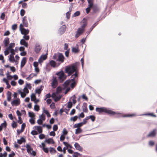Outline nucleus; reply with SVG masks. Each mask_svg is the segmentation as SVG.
<instances>
[{"label":"nucleus","instance_id":"obj_1","mask_svg":"<svg viewBox=\"0 0 157 157\" xmlns=\"http://www.w3.org/2000/svg\"><path fill=\"white\" fill-rule=\"evenodd\" d=\"M65 71L66 73H67V76H69L71 75L74 72H75V74L71 76V77L73 78L71 79V81L73 82L71 83L70 85L71 88L73 89L76 85L75 82V78L78 76V72L77 70V67L76 65H69L65 67Z\"/></svg>","mask_w":157,"mask_h":157},{"label":"nucleus","instance_id":"obj_2","mask_svg":"<svg viewBox=\"0 0 157 157\" xmlns=\"http://www.w3.org/2000/svg\"><path fill=\"white\" fill-rule=\"evenodd\" d=\"M96 110L100 113H105L111 115H117L119 114L105 107H97L96 108Z\"/></svg>","mask_w":157,"mask_h":157},{"label":"nucleus","instance_id":"obj_3","mask_svg":"<svg viewBox=\"0 0 157 157\" xmlns=\"http://www.w3.org/2000/svg\"><path fill=\"white\" fill-rule=\"evenodd\" d=\"M56 74L58 76V79L60 82H62L67 77L62 71L57 72Z\"/></svg>","mask_w":157,"mask_h":157},{"label":"nucleus","instance_id":"obj_4","mask_svg":"<svg viewBox=\"0 0 157 157\" xmlns=\"http://www.w3.org/2000/svg\"><path fill=\"white\" fill-rule=\"evenodd\" d=\"M45 143L49 144V139H46L44 141V143H42V148L44 151L46 153H48V150L47 148L45 147Z\"/></svg>","mask_w":157,"mask_h":157},{"label":"nucleus","instance_id":"obj_5","mask_svg":"<svg viewBox=\"0 0 157 157\" xmlns=\"http://www.w3.org/2000/svg\"><path fill=\"white\" fill-rule=\"evenodd\" d=\"M84 30L80 28H78L75 35V37L76 38L78 37L84 32Z\"/></svg>","mask_w":157,"mask_h":157},{"label":"nucleus","instance_id":"obj_6","mask_svg":"<svg viewBox=\"0 0 157 157\" xmlns=\"http://www.w3.org/2000/svg\"><path fill=\"white\" fill-rule=\"evenodd\" d=\"M58 58L56 60L57 61H59L61 63L63 62L64 61V57L63 55L61 53H59L58 56Z\"/></svg>","mask_w":157,"mask_h":157},{"label":"nucleus","instance_id":"obj_7","mask_svg":"<svg viewBox=\"0 0 157 157\" xmlns=\"http://www.w3.org/2000/svg\"><path fill=\"white\" fill-rule=\"evenodd\" d=\"M20 99H17L14 100L11 102V104L12 106H17L20 104Z\"/></svg>","mask_w":157,"mask_h":157},{"label":"nucleus","instance_id":"obj_8","mask_svg":"<svg viewBox=\"0 0 157 157\" xmlns=\"http://www.w3.org/2000/svg\"><path fill=\"white\" fill-rule=\"evenodd\" d=\"M66 29V26L63 25L59 29V31L60 34H62L64 33Z\"/></svg>","mask_w":157,"mask_h":157},{"label":"nucleus","instance_id":"obj_9","mask_svg":"<svg viewBox=\"0 0 157 157\" xmlns=\"http://www.w3.org/2000/svg\"><path fill=\"white\" fill-rule=\"evenodd\" d=\"M58 85V82L56 79L55 78L53 79L51 83V86L53 88H56Z\"/></svg>","mask_w":157,"mask_h":157},{"label":"nucleus","instance_id":"obj_10","mask_svg":"<svg viewBox=\"0 0 157 157\" xmlns=\"http://www.w3.org/2000/svg\"><path fill=\"white\" fill-rule=\"evenodd\" d=\"M41 48V47L40 44H36L35 48V51L36 53H38L40 51Z\"/></svg>","mask_w":157,"mask_h":157},{"label":"nucleus","instance_id":"obj_11","mask_svg":"<svg viewBox=\"0 0 157 157\" xmlns=\"http://www.w3.org/2000/svg\"><path fill=\"white\" fill-rule=\"evenodd\" d=\"M60 63H58V64L57 65L56 63L53 60H51L50 62V65L51 67H58L60 65Z\"/></svg>","mask_w":157,"mask_h":157},{"label":"nucleus","instance_id":"obj_12","mask_svg":"<svg viewBox=\"0 0 157 157\" xmlns=\"http://www.w3.org/2000/svg\"><path fill=\"white\" fill-rule=\"evenodd\" d=\"M29 85V89H31V86H30V84H29L28 83H26V86L23 89V91L24 93L26 94H28L29 92V90L27 88L28 86Z\"/></svg>","mask_w":157,"mask_h":157},{"label":"nucleus","instance_id":"obj_13","mask_svg":"<svg viewBox=\"0 0 157 157\" xmlns=\"http://www.w3.org/2000/svg\"><path fill=\"white\" fill-rule=\"evenodd\" d=\"M22 23L24 26L27 27L28 26V23L26 16L24 17L23 18Z\"/></svg>","mask_w":157,"mask_h":157},{"label":"nucleus","instance_id":"obj_14","mask_svg":"<svg viewBox=\"0 0 157 157\" xmlns=\"http://www.w3.org/2000/svg\"><path fill=\"white\" fill-rule=\"evenodd\" d=\"M21 34L24 35H26L29 33V30L28 29H25L24 28H23L21 30Z\"/></svg>","mask_w":157,"mask_h":157},{"label":"nucleus","instance_id":"obj_15","mask_svg":"<svg viewBox=\"0 0 157 157\" xmlns=\"http://www.w3.org/2000/svg\"><path fill=\"white\" fill-rule=\"evenodd\" d=\"M47 57V56L46 54L42 55L40 58L38 59V62L40 63L42 62L43 60H45Z\"/></svg>","mask_w":157,"mask_h":157},{"label":"nucleus","instance_id":"obj_16","mask_svg":"<svg viewBox=\"0 0 157 157\" xmlns=\"http://www.w3.org/2000/svg\"><path fill=\"white\" fill-rule=\"evenodd\" d=\"M74 146L76 149L81 151H82V148L81 147L79 144L78 143H76L74 144Z\"/></svg>","mask_w":157,"mask_h":157},{"label":"nucleus","instance_id":"obj_17","mask_svg":"<svg viewBox=\"0 0 157 157\" xmlns=\"http://www.w3.org/2000/svg\"><path fill=\"white\" fill-rule=\"evenodd\" d=\"M156 134V130H154L147 135V137H154L155 135Z\"/></svg>","mask_w":157,"mask_h":157},{"label":"nucleus","instance_id":"obj_18","mask_svg":"<svg viewBox=\"0 0 157 157\" xmlns=\"http://www.w3.org/2000/svg\"><path fill=\"white\" fill-rule=\"evenodd\" d=\"M26 147L27 148V151L28 153H31V151L33 150V149L29 144H26Z\"/></svg>","mask_w":157,"mask_h":157},{"label":"nucleus","instance_id":"obj_19","mask_svg":"<svg viewBox=\"0 0 157 157\" xmlns=\"http://www.w3.org/2000/svg\"><path fill=\"white\" fill-rule=\"evenodd\" d=\"M26 62V57H24L23 58L22 60L21 61V68H22L24 66Z\"/></svg>","mask_w":157,"mask_h":157},{"label":"nucleus","instance_id":"obj_20","mask_svg":"<svg viewBox=\"0 0 157 157\" xmlns=\"http://www.w3.org/2000/svg\"><path fill=\"white\" fill-rule=\"evenodd\" d=\"M20 44H21L22 45H23L25 46V47H27L28 46V43L25 42L24 39H21L20 42Z\"/></svg>","mask_w":157,"mask_h":157},{"label":"nucleus","instance_id":"obj_21","mask_svg":"<svg viewBox=\"0 0 157 157\" xmlns=\"http://www.w3.org/2000/svg\"><path fill=\"white\" fill-rule=\"evenodd\" d=\"M71 82V80H67L63 83V86L64 87H67Z\"/></svg>","mask_w":157,"mask_h":157},{"label":"nucleus","instance_id":"obj_22","mask_svg":"<svg viewBox=\"0 0 157 157\" xmlns=\"http://www.w3.org/2000/svg\"><path fill=\"white\" fill-rule=\"evenodd\" d=\"M26 141L25 140L23 137H21L20 139L18 140H17V143L20 144H21L23 142H25Z\"/></svg>","mask_w":157,"mask_h":157},{"label":"nucleus","instance_id":"obj_23","mask_svg":"<svg viewBox=\"0 0 157 157\" xmlns=\"http://www.w3.org/2000/svg\"><path fill=\"white\" fill-rule=\"evenodd\" d=\"M3 42L5 46H7L9 43V38L8 37L6 38L4 40Z\"/></svg>","mask_w":157,"mask_h":157},{"label":"nucleus","instance_id":"obj_24","mask_svg":"<svg viewBox=\"0 0 157 157\" xmlns=\"http://www.w3.org/2000/svg\"><path fill=\"white\" fill-rule=\"evenodd\" d=\"M11 93L10 91H8L7 93V100L10 101L11 100Z\"/></svg>","mask_w":157,"mask_h":157},{"label":"nucleus","instance_id":"obj_25","mask_svg":"<svg viewBox=\"0 0 157 157\" xmlns=\"http://www.w3.org/2000/svg\"><path fill=\"white\" fill-rule=\"evenodd\" d=\"M43 86H40V88H38L35 91L36 93L38 94H40L41 93V91L43 89Z\"/></svg>","mask_w":157,"mask_h":157},{"label":"nucleus","instance_id":"obj_26","mask_svg":"<svg viewBox=\"0 0 157 157\" xmlns=\"http://www.w3.org/2000/svg\"><path fill=\"white\" fill-rule=\"evenodd\" d=\"M83 125L82 122H81L79 123L75 124L74 125L73 127L75 128H80V127L82 126Z\"/></svg>","mask_w":157,"mask_h":157},{"label":"nucleus","instance_id":"obj_27","mask_svg":"<svg viewBox=\"0 0 157 157\" xmlns=\"http://www.w3.org/2000/svg\"><path fill=\"white\" fill-rule=\"evenodd\" d=\"M36 129L37 131L39 133H42V128L40 126H35Z\"/></svg>","mask_w":157,"mask_h":157},{"label":"nucleus","instance_id":"obj_28","mask_svg":"<svg viewBox=\"0 0 157 157\" xmlns=\"http://www.w3.org/2000/svg\"><path fill=\"white\" fill-rule=\"evenodd\" d=\"M72 52H73L75 53H78L79 51V50L78 49V47H73L72 48Z\"/></svg>","mask_w":157,"mask_h":157},{"label":"nucleus","instance_id":"obj_29","mask_svg":"<svg viewBox=\"0 0 157 157\" xmlns=\"http://www.w3.org/2000/svg\"><path fill=\"white\" fill-rule=\"evenodd\" d=\"M47 99L46 100V102L48 105L49 104V93L47 94L45 96V98L44 99V100H45Z\"/></svg>","mask_w":157,"mask_h":157},{"label":"nucleus","instance_id":"obj_30","mask_svg":"<svg viewBox=\"0 0 157 157\" xmlns=\"http://www.w3.org/2000/svg\"><path fill=\"white\" fill-rule=\"evenodd\" d=\"M63 143L66 146V147H65L66 148H67V149L68 147H69L70 148H72V146L70 144H69L67 143V142H63Z\"/></svg>","mask_w":157,"mask_h":157},{"label":"nucleus","instance_id":"obj_31","mask_svg":"<svg viewBox=\"0 0 157 157\" xmlns=\"http://www.w3.org/2000/svg\"><path fill=\"white\" fill-rule=\"evenodd\" d=\"M82 130L81 128H77L75 130V134H78L82 132Z\"/></svg>","mask_w":157,"mask_h":157},{"label":"nucleus","instance_id":"obj_32","mask_svg":"<svg viewBox=\"0 0 157 157\" xmlns=\"http://www.w3.org/2000/svg\"><path fill=\"white\" fill-rule=\"evenodd\" d=\"M10 57L9 59L10 61L12 62H15V60L13 56L10 55Z\"/></svg>","mask_w":157,"mask_h":157},{"label":"nucleus","instance_id":"obj_33","mask_svg":"<svg viewBox=\"0 0 157 157\" xmlns=\"http://www.w3.org/2000/svg\"><path fill=\"white\" fill-rule=\"evenodd\" d=\"M89 119V118L88 117H86L83 120V121L82 122V124L83 125L86 124L87 122V120Z\"/></svg>","mask_w":157,"mask_h":157},{"label":"nucleus","instance_id":"obj_34","mask_svg":"<svg viewBox=\"0 0 157 157\" xmlns=\"http://www.w3.org/2000/svg\"><path fill=\"white\" fill-rule=\"evenodd\" d=\"M81 155L78 152H75L74 153L73 156V157H78V155L81 156Z\"/></svg>","mask_w":157,"mask_h":157},{"label":"nucleus","instance_id":"obj_35","mask_svg":"<svg viewBox=\"0 0 157 157\" xmlns=\"http://www.w3.org/2000/svg\"><path fill=\"white\" fill-rule=\"evenodd\" d=\"M19 93L21 94V96L22 98H24L26 95L25 93L22 92L21 90L19 91Z\"/></svg>","mask_w":157,"mask_h":157},{"label":"nucleus","instance_id":"obj_36","mask_svg":"<svg viewBox=\"0 0 157 157\" xmlns=\"http://www.w3.org/2000/svg\"><path fill=\"white\" fill-rule=\"evenodd\" d=\"M36 97L34 94H32L31 96V101H34L36 99Z\"/></svg>","mask_w":157,"mask_h":157},{"label":"nucleus","instance_id":"obj_37","mask_svg":"<svg viewBox=\"0 0 157 157\" xmlns=\"http://www.w3.org/2000/svg\"><path fill=\"white\" fill-rule=\"evenodd\" d=\"M83 111L85 113H87L88 112V109L86 106H84L82 107Z\"/></svg>","mask_w":157,"mask_h":157},{"label":"nucleus","instance_id":"obj_38","mask_svg":"<svg viewBox=\"0 0 157 157\" xmlns=\"http://www.w3.org/2000/svg\"><path fill=\"white\" fill-rule=\"evenodd\" d=\"M78 118V117L76 116H74L73 117H71V119L70 120L71 121H76Z\"/></svg>","mask_w":157,"mask_h":157},{"label":"nucleus","instance_id":"obj_39","mask_svg":"<svg viewBox=\"0 0 157 157\" xmlns=\"http://www.w3.org/2000/svg\"><path fill=\"white\" fill-rule=\"evenodd\" d=\"M89 119H90L93 122L95 121V117L93 115H90L88 117Z\"/></svg>","mask_w":157,"mask_h":157},{"label":"nucleus","instance_id":"obj_40","mask_svg":"<svg viewBox=\"0 0 157 157\" xmlns=\"http://www.w3.org/2000/svg\"><path fill=\"white\" fill-rule=\"evenodd\" d=\"M56 150L53 148L50 147V152L51 153H55L56 152Z\"/></svg>","mask_w":157,"mask_h":157},{"label":"nucleus","instance_id":"obj_41","mask_svg":"<svg viewBox=\"0 0 157 157\" xmlns=\"http://www.w3.org/2000/svg\"><path fill=\"white\" fill-rule=\"evenodd\" d=\"M50 107L52 109H54L55 108V104L54 102L52 103L50 105Z\"/></svg>","mask_w":157,"mask_h":157},{"label":"nucleus","instance_id":"obj_42","mask_svg":"<svg viewBox=\"0 0 157 157\" xmlns=\"http://www.w3.org/2000/svg\"><path fill=\"white\" fill-rule=\"evenodd\" d=\"M72 100L73 103L74 104H75L76 102V97L75 95H74L72 96Z\"/></svg>","mask_w":157,"mask_h":157},{"label":"nucleus","instance_id":"obj_43","mask_svg":"<svg viewBox=\"0 0 157 157\" xmlns=\"http://www.w3.org/2000/svg\"><path fill=\"white\" fill-rule=\"evenodd\" d=\"M40 119L43 121H44L45 119V115L42 114L40 116Z\"/></svg>","mask_w":157,"mask_h":157},{"label":"nucleus","instance_id":"obj_44","mask_svg":"<svg viewBox=\"0 0 157 157\" xmlns=\"http://www.w3.org/2000/svg\"><path fill=\"white\" fill-rule=\"evenodd\" d=\"M29 39V36L28 35H24L23 36V39L25 40H28Z\"/></svg>","mask_w":157,"mask_h":157},{"label":"nucleus","instance_id":"obj_45","mask_svg":"<svg viewBox=\"0 0 157 157\" xmlns=\"http://www.w3.org/2000/svg\"><path fill=\"white\" fill-rule=\"evenodd\" d=\"M29 121L31 124H34L35 123L34 119L33 118L29 120Z\"/></svg>","mask_w":157,"mask_h":157},{"label":"nucleus","instance_id":"obj_46","mask_svg":"<svg viewBox=\"0 0 157 157\" xmlns=\"http://www.w3.org/2000/svg\"><path fill=\"white\" fill-rule=\"evenodd\" d=\"M58 128V127L57 125L54 124L53 127V129L54 131H56Z\"/></svg>","mask_w":157,"mask_h":157},{"label":"nucleus","instance_id":"obj_47","mask_svg":"<svg viewBox=\"0 0 157 157\" xmlns=\"http://www.w3.org/2000/svg\"><path fill=\"white\" fill-rule=\"evenodd\" d=\"M0 125L2 126V128H6L7 126V124L6 121H5L4 122L2 123Z\"/></svg>","mask_w":157,"mask_h":157},{"label":"nucleus","instance_id":"obj_48","mask_svg":"<svg viewBox=\"0 0 157 157\" xmlns=\"http://www.w3.org/2000/svg\"><path fill=\"white\" fill-rule=\"evenodd\" d=\"M43 113L46 114L48 117H49V112L48 110H47L44 109H43Z\"/></svg>","mask_w":157,"mask_h":157},{"label":"nucleus","instance_id":"obj_49","mask_svg":"<svg viewBox=\"0 0 157 157\" xmlns=\"http://www.w3.org/2000/svg\"><path fill=\"white\" fill-rule=\"evenodd\" d=\"M25 11L23 9H21L20 11V14L22 16H23L25 13Z\"/></svg>","mask_w":157,"mask_h":157},{"label":"nucleus","instance_id":"obj_50","mask_svg":"<svg viewBox=\"0 0 157 157\" xmlns=\"http://www.w3.org/2000/svg\"><path fill=\"white\" fill-rule=\"evenodd\" d=\"M72 106V103L71 101H69L68 103L67 107L69 108H71Z\"/></svg>","mask_w":157,"mask_h":157},{"label":"nucleus","instance_id":"obj_51","mask_svg":"<svg viewBox=\"0 0 157 157\" xmlns=\"http://www.w3.org/2000/svg\"><path fill=\"white\" fill-rule=\"evenodd\" d=\"M81 23L82 24H87V21L86 19L84 18L83 20L81 22Z\"/></svg>","mask_w":157,"mask_h":157},{"label":"nucleus","instance_id":"obj_52","mask_svg":"<svg viewBox=\"0 0 157 157\" xmlns=\"http://www.w3.org/2000/svg\"><path fill=\"white\" fill-rule=\"evenodd\" d=\"M70 50V49H68V50H67V51L65 52V55L67 57H68L69 56Z\"/></svg>","mask_w":157,"mask_h":157},{"label":"nucleus","instance_id":"obj_53","mask_svg":"<svg viewBox=\"0 0 157 157\" xmlns=\"http://www.w3.org/2000/svg\"><path fill=\"white\" fill-rule=\"evenodd\" d=\"M15 153L13 151L11 152V153L9 155V157H13L15 155Z\"/></svg>","mask_w":157,"mask_h":157},{"label":"nucleus","instance_id":"obj_54","mask_svg":"<svg viewBox=\"0 0 157 157\" xmlns=\"http://www.w3.org/2000/svg\"><path fill=\"white\" fill-rule=\"evenodd\" d=\"M16 113L17 115L18 116V117H21L22 115V113L20 112L18 110H17L16 111Z\"/></svg>","mask_w":157,"mask_h":157},{"label":"nucleus","instance_id":"obj_55","mask_svg":"<svg viewBox=\"0 0 157 157\" xmlns=\"http://www.w3.org/2000/svg\"><path fill=\"white\" fill-rule=\"evenodd\" d=\"M62 91L61 88L60 86H58L56 89V91L57 93H60Z\"/></svg>","mask_w":157,"mask_h":157},{"label":"nucleus","instance_id":"obj_56","mask_svg":"<svg viewBox=\"0 0 157 157\" xmlns=\"http://www.w3.org/2000/svg\"><path fill=\"white\" fill-rule=\"evenodd\" d=\"M31 133L33 135H36L38 134L37 132L35 130L32 131Z\"/></svg>","mask_w":157,"mask_h":157},{"label":"nucleus","instance_id":"obj_57","mask_svg":"<svg viewBox=\"0 0 157 157\" xmlns=\"http://www.w3.org/2000/svg\"><path fill=\"white\" fill-rule=\"evenodd\" d=\"M17 126L16 122L15 121H13L12 124V126L13 128H15Z\"/></svg>","mask_w":157,"mask_h":157},{"label":"nucleus","instance_id":"obj_58","mask_svg":"<svg viewBox=\"0 0 157 157\" xmlns=\"http://www.w3.org/2000/svg\"><path fill=\"white\" fill-rule=\"evenodd\" d=\"M89 3V7L92 8L93 5V2H88Z\"/></svg>","mask_w":157,"mask_h":157},{"label":"nucleus","instance_id":"obj_59","mask_svg":"<svg viewBox=\"0 0 157 157\" xmlns=\"http://www.w3.org/2000/svg\"><path fill=\"white\" fill-rule=\"evenodd\" d=\"M5 14L4 13H2L1 15L0 16L1 19L2 20H3L5 18Z\"/></svg>","mask_w":157,"mask_h":157},{"label":"nucleus","instance_id":"obj_60","mask_svg":"<svg viewBox=\"0 0 157 157\" xmlns=\"http://www.w3.org/2000/svg\"><path fill=\"white\" fill-rule=\"evenodd\" d=\"M18 122L19 124H22L23 121H22V119H21V117H18Z\"/></svg>","mask_w":157,"mask_h":157},{"label":"nucleus","instance_id":"obj_61","mask_svg":"<svg viewBox=\"0 0 157 157\" xmlns=\"http://www.w3.org/2000/svg\"><path fill=\"white\" fill-rule=\"evenodd\" d=\"M65 139V137L63 135H62L60 138V141H63Z\"/></svg>","mask_w":157,"mask_h":157},{"label":"nucleus","instance_id":"obj_62","mask_svg":"<svg viewBox=\"0 0 157 157\" xmlns=\"http://www.w3.org/2000/svg\"><path fill=\"white\" fill-rule=\"evenodd\" d=\"M17 26L16 24H14L12 26V28L13 30H15L17 28Z\"/></svg>","mask_w":157,"mask_h":157},{"label":"nucleus","instance_id":"obj_63","mask_svg":"<svg viewBox=\"0 0 157 157\" xmlns=\"http://www.w3.org/2000/svg\"><path fill=\"white\" fill-rule=\"evenodd\" d=\"M42 121L43 120L40 119H39L37 120V123L38 124L40 125H41L43 123Z\"/></svg>","mask_w":157,"mask_h":157},{"label":"nucleus","instance_id":"obj_64","mask_svg":"<svg viewBox=\"0 0 157 157\" xmlns=\"http://www.w3.org/2000/svg\"><path fill=\"white\" fill-rule=\"evenodd\" d=\"M34 109L36 111H38L39 109V106L38 105H35L34 107Z\"/></svg>","mask_w":157,"mask_h":157}]
</instances>
